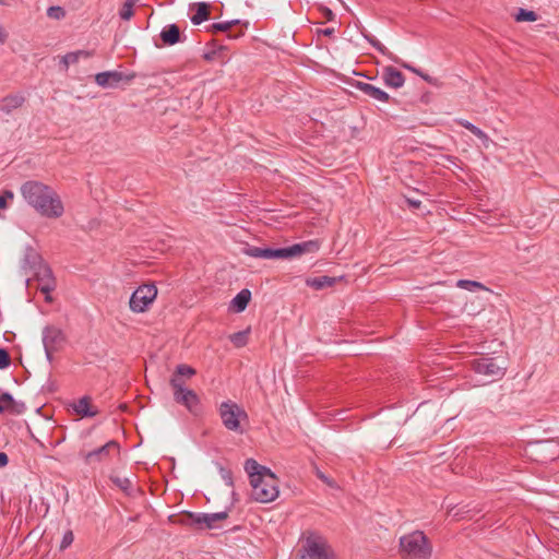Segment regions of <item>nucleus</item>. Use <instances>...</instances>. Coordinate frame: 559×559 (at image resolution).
Wrapping results in <instances>:
<instances>
[{
    "instance_id": "19",
    "label": "nucleus",
    "mask_w": 559,
    "mask_h": 559,
    "mask_svg": "<svg viewBox=\"0 0 559 559\" xmlns=\"http://www.w3.org/2000/svg\"><path fill=\"white\" fill-rule=\"evenodd\" d=\"M197 374V370L189 365L180 364L176 367L173 372L169 384L170 386H175V384H180L186 386V379H190Z\"/></svg>"
},
{
    "instance_id": "11",
    "label": "nucleus",
    "mask_w": 559,
    "mask_h": 559,
    "mask_svg": "<svg viewBox=\"0 0 559 559\" xmlns=\"http://www.w3.org/2000/svg\"><path fill=\"white\" fill-rule=\"evenodd\" d=\"M298 554L300 559H330V556L333 555L325 543L316 542L310 537L307 538Z\"/></svg>"
},
{
    "instance_id": "23",
    "label": "nucleus",
    "mask_w": 559,
    "mask_h": 559,
    "mask_svg": "<svg viewBox=\"0 0 559 559\" xmlns=\"http://www.w3.org/2000/svg\"><path fill=\"white\" fill-rule=\"evenodd\" d=\"M343 280V276L333 277L328 275H322L318 277H309L306 280V284L309 287H312L316 290H321L326 287L334 286L338 281Z\"/></svg>"
},
{
    "instance_id": "16",
    "label": "nucleus",
    "mask_w": 559,
    "mask_h": 559,
    "mask_svg": "<svg viewBox=\"0 0 559 559\" xmlns=\"http://www.w3.org/2000/svg\"><path fill=\"white\" fill-rule=\"evenodd\" d=\"M25 409V404L23 402L15 401L11 393L3 392L0 394V414L8 412L12 415H21Z\"/></svg>"
},
{
    "instance_id": "51",
    "label": "nucleus",
    "mask_w": 559,
    "mask_h": 559,
    "mask_svg": "<svg viewBox=\"0 0 559 559\" xmlns=\"http://www.w3.org/2000/svg\"><path fill=\"white\" fill-rule=\"evenodd\" d=\"M119 408L124 412V411H127L128 406H127V404H121V405H119Z\"/></svg>"
},
{
    "instance_id": "20",
    "label": "nucleus",
    "mask_w": 559,
    "mask_h": 559,
    "mask_svg": "<svg viewBox=\"0 0 559 559\" xmlns=\"http://www.w3.org/2000/svg\"><path fill=\"white\" fill-rule=\"evenodd\" d=\"M160 40L166 46H173L177 43H180L185 39L182 37V33L177 24H169L165 26L160 34H159Z\"/></svg>"
},
{
    "instance_id": "10",
    "label": "nucleus",
    "mask_w": 559,
    "mask_h": 559,
    "mask_svg": "<svg viewBox=\"0 0 559 559\" xmlns=\"http://www.w3.org/2000/svg\"><path fill=\"white\" fill-rule=\"evenodd\" d=\"M171 389L174 391V401L176 403L185 406L193 416L202 414L203 408L201 400L195 391L177 383L175 386H171Z\"/></svg>"
},
{
    "instance_id": "28",
    "label": "nucleus",
    "mask_w": 559,
    "mask_h": 559,
    "mask_svg": "<svg viewBox=\"0 0 559 559\" xmlns=\"http://www.w3.org/2000/svg\"><path fill=\"white\" fill-rule=\"evenodd\" d=\"M81 56H84L86 58L92 56L91 51L87 50H76L72 52H68L61 58L60 63L63 66L64 70H68L69 66L71 63H76Z\"/></svg>"
},
{
    "instance_id": "5",
    "label": "nucleus",
    "mask_w": 559,
    "mask_h": 559,
    "mask_svg": "<svg viewBox=\"0 0 559 559\" xmlns=\"http://www.w3.org/2000/svg\"><path fill=\"white\" fill-rule=\"evenodd\" d=\"M218 415L223 426L227 430L240 435L245 432V428L241 426V423L248 421L249 416L242 406L231 400L222 402L218 406Z\"/></svg>"
},
{
    "instance_id": "48",
    "label": "nucleus",
    "mask_w": 559,
    "mask_h": 559,
    "mask_svg": "<svg viewBox=\"0 0 559 559\" xmlns=\"http://www.w3.org/2000/svg\"><path fill=\"white\" fill-rule=\"evenodd\" d=\"M421 79H423L424 81H426L427 83L431 84V85H437V83H438V80H437V79H435V78L430 76L429 74H427V73H425V72H424V74L421 75Z\"/></svg>"
},
{
    "instance_id": "34",
    "label": "nucleus",
    "mask_w": 559,
    "mask_h": 559,
    "mask_svg": "<svg viewBox=\"0 0 559 559\" xmlns=\"http://www.w3.org/2000/svg\"><path fill=\"white\" fill-rule=\"evenodd\" d=\"M247 334H248V331H240V332H236V333L231 334L229 338L236 347H242L248 342Z\"/></svg>"
},
{
    "instance_id": "15",
    "label": "nucleus",
    "mask_w": 559,
    "mask_h": 559,
    "mask_svg": "<svg viewBox=\"0 0 559 559\" xmlns=\"http://www.w3.org/2000/svg\"><path fill=\"white\" fill-rule=\"evenodd\" d=\"M352 85L374 100H379L382 103H388L391 100L390 95L385 91L372 84L362 81H355Z\"/></svg>"
},
{
    "instance_id": "31",
    "label": "nucleus",
    "mask_w": 559,
    "mask_h": 559,
    "mask_svg": "<svg viewBox=\"0 0 559 559\" xmlns=\"http://www.w3.org/2000/svg\"><path fill=\"white\" fill-rule=\"evenodd\" d=\"M516 22H535L538 15L535 11L520 8L514 15Z\"/></svg>"
},
{
    "instance_id": "9",
    "label": "nucleus",
    "mask_w": 559,
    "mask_h": 559,
    "mask_svg": "<svg viewBox=\"0 0 559 559\" xmlns=\"http://www.w3.org/2000/svg\"><path fill=\"white\" fill-rule=\"evenodd\" d=\"M157 296V288L154 284H143L131 295L129 306L133 312H144Z\"/></svg>"
},
{
    "instance_id": "13",
    "label": "nucleus",
    "mask_w": 559,
    "mask_h": 559,
    "mask_svg": "<svg viewBox=\"0 0 559 559\" xmlns=\"http://www.w3.org/2000/svg\"><path fill=\"white\" fill-rule=\"evenodd\" d=\"M66 342V336L61 329L55 325H46L43 329V344L45 352H58Z\"/></svg>"
},
{
    "instance_id": "47",
    "label": "nucleus",
    "mask_w": 559,
    "mask_h": 559,
    "mask_svg": "<svg viewBox=\"0 0 559 559\" xmlns=\"http://www.w3.org/2000/svg\"><path fill=\"white\" fill-rule=\"evenodd\" d=\"M319 35H323L325 37H332L334 35V28L333 27H326L323 29H318Z\"/></svg>"
},
{
    "instance_id": "44",
    "label": "nucleus",
    "mask_w": 559,
    "mask_h": 559,
    "mask_svg": "<svg viewBox=\"0 0 559 559\" xmlns=\"http://www.w3.org/2000/svg\"><path fill=\"white\" fill-rule=\"evenodd\" d=\"M393 62L397 63L399 66H401L402 68L406 69V70H409L411 72L413 73H416V69L415 67L406 63L405 61L401 60L399 57H396L395 55L393 56V59H391Z\"/></svg>"
},
{
    "instance_id": "8",
    "label": "nucleus",
    "mask_w": 559,
    "mask_h": 559,
    "mask_svg": "<svg viewBox=\"0 0 559 559\" xmlns=\"http://www.w3.org/2000/svg\"><path fill=\"white\" fill-rule=\"evenodd\" d=\"M169 521L171 523L193 527L195 530H212L215 528V524L211 523L210 513H195L191 511H182L179 516L170 515Z\"/></svg>"
},
{
    "instance_id": "35",
    "label": "nucleus",
    "mask_w": 559,
    "mask_h": 559,
    "mask_svg": "<svg viewBox=\"0 0 559 559\" xmlns=\"http://www.w3.org/2000/svg\"><path fill=\"white\" fill-rule=\"evenodd\" d=\"M457 286L464 289L468 290H475V289H487L484 284L476 281H469V280H460L457 282Z\"/></svg>"
},
{
    "instance_id": "21",
    "label": "nucleus",
    "mask_w": 559,
    "mask_h": 559,
    "mask_svg": "<svg viewBox=\"0 0 559 559\" xmlns=\"http://www.w3.org/2000/svg\"><path fill=\"white\" fill-rule=\"evenodd\" d=\"M25 100L24 95L21 93L9 94L0 99V111L10 115L13 110L22 107Z\"/></svg>"
},
{
    "instance_id": "52",
    "label": "nucleus",
    "mask_w": 559,
    "mask_h": 559,
    "mask_svg": "<svg viewBox=\"0 0 559 559\" xmlns=\"http://www.w3.org/2000/svg\"><path fill=\"white\" fill-rule=\"evenodd\" d=\"M417 75H419L421 78V75L424 74V72L420 70V69H416V73Z\"/></svg>"
},
{
    "instance_id": "29",
    "label": "nucleus",
    "mask_w": 559,
    "mask_h": 559,
    "mask_svg": "<svg viewBox=\"0 0 559 559\" xmlns=\"http://www.w3.org/2000/svg\"><path fill=\"white\" fill-rule=\"evenodd\" d=\"M457 123L468 130L472 134H474L476 138H478L481 141H488V135L486 132H484L481 129H479L474 123L467 121V120H459Z\"/></svg>"
},
{
    "instance_id": "26",
    "label": "nucleus",
    "mask_w": 559,
    "mask_h": 559,
    "mask_svg": "<svg viewBox=\"0 0 559 559\" xmlns=\"http://www.w3.org/2000/svg\"><path fill=\"white\" fill-rule=\"evenodd\" d=\"M537 445H539V450L548 453V457L550 460H555L559 456V442L555 440H544V441H537Z\"/></svg>"
},
{
    "instance_id": "2",
    "label": "nucleus",
    "mask_w": 559,
    "mask_h": 559,
    "mask_svg": "<svg viewBox=\"0 0 559 559\" xmlns=\"http://www.w3.org/2000/svg\"><path fill=\"white\" fill-rule=\"evenodd\" d=\"M321 242L318 239L307 240L298 243H294L285 248H270V247H255L246 245L242 248V253L257 259L266 260H286L295 257H300L306 253H314L319 251Z\"/></svg>"
},
{
    "instance_id": "41",
    "label": "nucleus",
    "mask_w": 559,
    "mask_h": 559,
    "mask_svg": "<svg viewBox=\"0 0 559 559\" xmlns=\"http://www.w3.org/2000/svg\"><path fill=\"white\" fill-rule=\"evenodd\" d=\"M219 473L222 475V478L225 480L226 485L229 487H233L234 486L233 472L229 468L219 466Z\"/></svg>"
},
{
    "instance_id": "42",
    "label": "nucleus",
    "mask_w": 559,
    "mask_h": 559,
    "mask_svg": "<svg viewBox=\"0 0 559 559\" xmlns=\"http://www.w3.org/2000/svg\"><path fill=\"white\" fill-rule=\"evenodd\" d=\"M229 511H230V508H227L226 510H224L222 512L210 513L211 523L214 524L217 521H224V520L228 519Z\"/></svg>"
},
{
    "instance_id": "46",
    "label": "nucleus",
    "mask_w": 559,
    "mask_h": 559,
    "mask_svg": "<svg viewBox=\"0 0 559 559\" xmlns=\"http://www.w3.org/2000/svg\"><path fill=\"white\" fill-rule=\"evenodd\" d=\"M405 201L408 204V206L412 207V209H419L420 205H421V202L419 200H415V199H411V198H405Z\"/></svg>"
},
{
    "instance_id": "27",
    "label": "nucleus",
    "mask_w": 559,
    "mask_h": 559,
    "mask_svg": "<svg viewBox=\"0 0 559 559\" xmlns=\"http://www.w3.org/2000/svg\"><path fill=\"white\" fill-rule=\"evenodd\" d=\"M110 481L117 486L119 489H121L127 496H132L133 488L132 483L128 477H120L119 475H110L109 476Z\"/></svg>"
},
{
    "instance_id": "18",
    "label": "nucleus",
    "mask_w": 559,
    "mask_h": 559,
    "mask_svg": "<svg viewBox=\"0 0 559 559\" xmlns=\"http://www.w3.org/2000/svg\"><path fill=\"white\" fill-rule=\"evenodd\" d=\"M382 79L384 84L392 88H400L405 83L404 74L392 66L383 68Z\"/></svg>"
},
{
    "instance_id": "25",
    "label": "nucleus",
    "mask_w": 559,
    "mask_h": 559,
    "mask_svg": "<svg viewBox=\"0 0 559 559\" xmlns=\"http://www.w3.org/2000/svg\"><path fill=\"white\" fill-rule=\"evenodd\" d=\"M209 17H210V4L206 2H199L197 4L195 13L191 16V22L194 25H199L202 22L209 20Z\"/></svg>"
},
{
    "instance_id": "24",
    "label": "nucleus",
    "mask_w": 559,
    "mask_h": 559,
    "mask_svg": "<svg viewBox=\"0 0 559 559\" xmlns=\"http://www.w3.org/2000/svg\"><path fill=\"white\" fill-rule=\"evenodd\" d=\"M250 300L251 292L247 288L241 289L230 301L229 309L236 313H240L246 310Z\"/></svg>"
},
{
    "instance_id": "40",
    "label": "nucleus",
    "mask_w": 559,
    "mask_h": 559,
    "mask_svg": "<svg viewBox=\"0 0 559 559\" xmlns=\"http://www.w3.org/2000/svg\"><path fill=\"white\" fill-rule=\"evenodd\" d=\"M11 365V356L8 349L0 348V369H5Z\"/></svg>"
},
{
    "instance_id": "53",
    "label": "nucleus",
    "mask_w": 559,
    "mask_h": 559,
    "mask_svg": "<svg viewBox=\"0 0 559 559\" xmlns=\"http://www.w3.org/2000/svg\"><path fill=\"white\" fill-rule=\"evenodd\" d=\"M239 35H231V34H228V37L229 38H237Z\"/></svg>"
},
{
    "instance_id": "6",
    "label": "nucleus",
    "mask_w": 559,
    "mask_h": 559,
    "mask_svg": "<svg viewBox=\"0 0 559 559\" xmlns=\"http://www.w3.org/2000/svg\"><path fill=\"white\" fill-rule=\"evenodd\" d=\"M471 368L474 372L499 380L507 372V365L502 359L496 357L481 356L471 361Z\"/></svg>"
},
{
    "instance_id": "12",
    "label": "nucleus",
    "mask_w": 559,
    "mask_h": 559,
    "mask_svg": "<svg viewBox=\"0 0 559 559\" xmlns=\"http://www.w3.org/2000/svg\"><path fill=\"white\" fill-rule=\"evenodd\" d=\"M134 72L104 71L95 75V82L102 87H117L120 82L130 83L135 79Z\"/></svg>"
},
{
    "instance_id": "36",
    "label": "nucleus",
    "mask_w": 559,
    "mask_h": 559,
    "mask_svg": "<svg viewBox=\"0 0 559 559\" xmlns=\"http://www.w3.org/2000/svg\"><path fill=\"white\" fill-rule=\"evenodd\" d=\"M47 15L51 19L60 20L66 16V10L62 7L52 5L48 8Z\"/></svg>"
},
{
    "instance_id": "22",
    "label": "nucleus",
    "mask_w": 559,
    "mask_h": 559,
    "mask_svg": "<svg viewBox=\"0 0 559 559\" xmlns=\"http://www.w3.org/2000/svg\"><path fill=\"white\" fill-rule=\"evenodd\" d=\"M75 413L82 418H91L96 416L99 412L92 405V399L87 395L81 397L73 406Z\"/></svg>"
},
{
    "instance_id": "1",
    "label": "nucleus",
    "mask_w": 559,
    "mask_h": 559,
    "mask_svg": "<svg viewBox=\"0 0 559 559\" xmlns=\"http://www.w3.org/2000/svg\"><path fill=\"white\" fill-rule=\"evenodd\" d=\"M21 193L26 202L44 217L59 218L64 213V206L59 194L51 187L40 181L28 180L24 182L21 187Z\"/></svg>"
},
{
    "instance_id": "30",
    "label": "nucleus",
    "mask_w": 559,
    "mask_h": 559,
    "mask_svg": "<svg viewBox=\"0 0 559 559\" xmlns=\"http://www.w3.org/2000/svg\"><path fill=\"white\" fill-rule=\"evenodd\" d=\"M362 36L370 44L372 45L381 55L390 58V59H393V53L391 51L388 50V48L382 45L374 36L370 35V34H365L362 33Z\"/></svg>"
},
{
    "instance_id": "17",
    "label": "nucleus",
    "mask_w": 559,
    "mask_h": 559,
    "mask_svg": "<svg viewBox=\"0 0 559 559\" xmlns=\"http://www.w3.org/2000/svg\"><path fill=\"white\" fill-rule=\"evenodd\" d=\"M245 471L248 473L250 478V484L254 481H261L262 477L267 476V474L272 473V471L259 464L254 459H247L245 462Z\"/></svg>"
},
{
    "instance_id": "33",
    "label": "nucleus",
    "mask_w": 559,
    "mask_h": 559,
    "mask_svg": "<svg viewBox=\"0 0 559 559\" xmlns=\"http://www.w3.org/2000/svg\"><path fill=\"white\" fill-rule=\"evenodd\" d=\"M226 50V47L223 46V45H219L217 47H214L207 51H205L202 56V58L207 61V62H212V61H215L217 60L221 55L223 53V51Z\"/></svg>"
},
{
    "instance_id": "4",
    "label": "nucleus",
    "mask_w": 559,
    "mask_h": 559,
    "mask_svg": "<svg viewBox=\"0 0 559 559\" xmlns=\"http://www.w3.org/2000/svg\"><path fill=\"white\" fill-rule=\"evenodd\" d=\"M399 555L401 559H430L432 544L423 531H414L400 537Z\"/></svg>"
},
{
    "instance_id": "14",
    "label": "nucleus",
    "mask_w": 559,
    "mask_h": 559,
    "mask_svg": "<svg viewBox=\"0 0 559 559\" xmlns=\"http://www.w3.org/2000/svg\"><path fill=\"white\" fill-rule=\"evenodd\" d=\"M111 450H116L119 453L120 445H119L118 441L110 440L107 443H105L104 445H102L97 449H94L92 451H88V452L81 451L80 455L83 457L84 463L86 465H91L95 462H103V461L107 460L109 457V453Z\"/></svg>"
},
{
    "instance_id": "38",
    "label": "nucleus",
    "mask_w": 559,
    "mask_h": 559,
    "mask_svg": "<svg viewBox=\"0 0 559 559\" xmlns=\"http://www.w3.org/2000/svg\"><path fill=\"white\" fill-rule=\"evenodd\" d=\"M133 15H134L133 8L131 7L130 3L124 2L119 11L120 19L123 21H129Z\"/></svg>"
},
{
    "instance_id": "43",
    "label": "nucleus",
    "mask_w": 559,
    "mask_h": 559,
    "mask_svg": "<svg viewBox=\"0 0 559 559\" xmlns=\"http://www.w3.org/2000/svg\"><path fill=\"white\" fill-rule=\"evenodd\" d=\"M73 539H74L73 532L70 530L67 531L63 534V537L61 539L60 549L63 550V549L68 548L73 543Z\"/></svg>"
},
{
    "instance_id": "39",
    "label": "nucleus",
    "mask_w": 559,
    "mask_h": 559,
    "mask_svg": "<svg viewBox=\"0 0 559 559\" xmlns=\"http://www.w3.org/2000/svg\"><path fill=\"white\" fill-rule=\"evenodd\" d=\"M14 194L11 190H3L0 193V210H5L8 207V202L13 199Z\"/></svg>"
},
{
    "instance_id": "3",
    "label": "nucleus",
    "mask_w": 559,
    "mask_h": 559,
    "mask_svg": "<svg viewBox=\"0 0 559 559\" xmlns=\"http://www.w3.org/2000/svg\"><path fill=\"white\" fill-rule=\"evenodd\" d=\"M23 269L35 276L38 282V289L45 294V300L51 302L52 298L50 293L56 287V280L51 269L44 262L40 253L31 246L25 249Z\"/></svg>"
},
{
    "instance_id": "45",
    "label": "nucleus",
    "mask_w": 559,
    "mask_h": 559,
    "mask_svg": "<svg viewBox=\"0 0 559 559\" xmlns=\"http://www.w3.org/2000/svg\"><path fill=\"white\" fill-rule=\"evenodd\" d=\"M321 12H322V15L323 17L326 20V21H333L334 17H335V14L333 13V11L328 8V7H321L320 8Z\"/></svg>"
},
{
    "instance_id": "50",
    "label": "nucleus",
    "mask_w": 559,
    "mask_h": 559,
    "mask_svg": "<svg viewBox=\"0 0 559 559\" xmlns=\"http://www.w3.org/2000/svg\"><path fill=\"white\" fill-rule=\"evenodd\" d=\"M53 353H55V352H49V353H48V352H45V354H46V358H47V360H48L49 362H52V360H53Z\"/></svg>"
},
{
    "instance_id": "37",
    "label": "nucleus",
    "mask_w": 559,
    "mask_h": 559,
    "mask_svg": "<svg viewBox=\"0 0 559 559\" xmlns=\"http://www.w3.org/2000/svg\"><path fill=\"white\" fill-rule=\"evenodd\" d=\"M314 471H316V476L321 481H323L326 486H329L330 488H337L338 487L336 481L333 478L326 476L322 471L319 469L318 466L314 467Z\"/></svg>"
},
{
    "instance_id": "49",
    "label": "nucleus",
    "mask_w": 559,
    "mask_h": 559,
    "mask_svg": "<svg viewBox=\"0 0 559 559\" xmlns=\"http://www.w3.org/2000/svg\"><path fill=\"white\" fill-rule=\"evenodd\" d=\"M9 463L8 454L4 452H0V468L7 466Z\"/></svg>"
},
{
    "instance_id": "32",
    "label": "nucleus",
    "mask_w": 559,
    "mask_h": 559,
    "mask_svg": "<svg viewBox=\"0 0 559 559\" xmlns=\"http://www.w3.org/2000/svg\"><path fill=\"white\" fill-rule=\"evenodd\" d=\"M239 24V21L238 20H234V21H228V22H218V23H213L211 25V28L210 31L213 33V34H217V33H228L231 27L234 25H237Z\"/></svg>"
},
{
    "instance_id": "7",
    "label": "nucleus",
    "mask_w": 559,
    "mask_h": 559,
    "mask_svg": "<svg viewBox=\"0 0 559 559\" xmlns=\"http://www.w3.org/2000/svg\"><path fill=\"white\" fill-rule=\"evenodd\" d=\"M278 478L272 472L267 476L262 477L261 481L250 484L252 486V498L262 503L274 501L280 493Z\"/></svg>"
}]
</instances>
